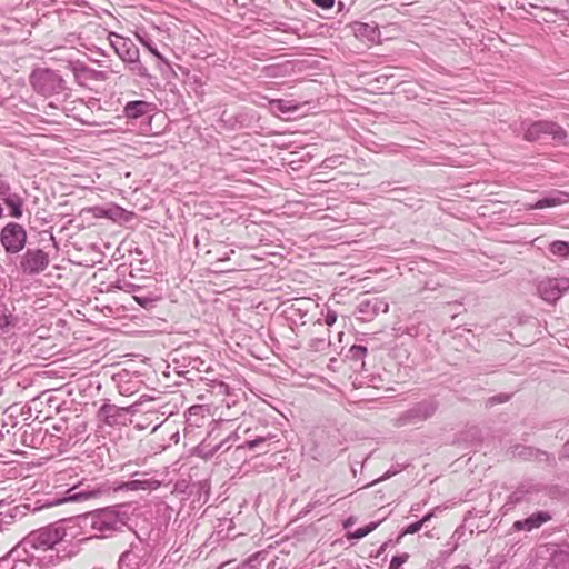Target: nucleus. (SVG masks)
<instances>
[{
  "instance_id": "obj_1",
  "label": "nucleus",
  "mask_w": 569,
  "mask_h": 569,
  "mask_svg": "<svg viewBox=\"0 0 569 569\" xmlns=\"http://www.w3.org/2000/svg\"><path fill=\"white\" fill-rule=\"evenodd\" d=\"M545 136L551 137L556 143H568V132L565 128L553 121L540 120L531 122L527 126L523 132L525 140L531 142L537 141Z\"/></svg>"
},
{
  "instance_id": "obj_2",
  "label": "nucleus",
  "mask_w": 569,
  "mask_h": 569,
  "mask_svg": "<svg viewBox=\"0 0 569 569\" xmlns=\"http://www.w3.org/2000/svg\"><path fill=\"white\" fill-rule=\"evenodd\" d=\"M0 237L6 251L11 253L21 251L27 242L26 229L14 222H10L3 228Z\"/></svg>"
},
{
  "instance_id": "obj_3",
  "label": "nucleus",
  "mask_w": 569,
  "mask_h": 569,
  "mask_svg": "<svg viewBox=\"0 0 569 569\" xmlns=\"http://www.w3.org/2000/svg\"><path fill=\"white\" fill-rule=\"evenodd\" d=\"M49 264V258L42 250H28L21 261L24 273L33 274L43 271Z\"/></svg>"
},
{
  "instance_id": "obj_4",
  "label": "nucleus",
  "mask_w": 569,
  "mask_h": 569,
  "mask_svg": "<svg viewBox=\"0 0 569 569\" xmlns=\"http://www.w3.org/2000/svg\"><path fill=\"white\" fill-rule=\"evenodd\" d=\"M118 523V516L113 510L103 509L92 515V527L98 530H109Z\"/></svg>"
},
{
  "instance_id": "obj_5",
  "label": "nucleus",
  "mask_w": 569,
  "mask_h": 569,
  "mask_svg": "<svg viewBox=\"0 0 569 569\" xmlns=\"http://www.w3.org/2000/svg\"><path fill=\"white\" fill-rule=\"evenodd\" d=\"M548 520H550V516L548 513L538 512L522 521H516L513 527L517 530H531L533 528L540 527L542 523L547 522Z\"/></svg>"
},
{
  "instance_id": "obj_6",
  "label": "nucleus",
  "mask_w": 569,
  "mask_h": 569,
  "mask_svg": "<svg viewBox=\"0 0 569 569\" xmlns=\"http://www.w3.org/2000/svg\"><path fill=\"white\" fill-rule=\"evenodd\" d=\"M3 202L10 209L11 217H13V218L22 217L23 200L18 194H9L8 197L3 198Z\"/></svg>"
},
{
  "instance_id": "obj_7",
  "label": "nucleus",
  "mask_w": 569,
  "mask_h": 569,
  "mask_svg": "<svg viewBox=\"0 0 569 569\" xmlns=\"http://www.w3.org/2000/svg\"><path fill=\"white\" fill-rule=\"evenodd\" d=\"M148 107L149 104L144 101H132L126 106L124 112L128 118L136 119L147 113Z\"/></svg>"
},
{
  "instance_id": "obj_8",
  "label": "nucleus",
  "mask_w": 569,
  "mask_h": 569,
  "mask_svg": "<svg viewBox=\"0 0 569 569\" xmlns=\"http://www.w3.org/2000/svg\"><path fill=\"white\" fill-rule=\"evenodd\" d=\"M567 201H568L567 194L560 192V193H558L555 197H548V198L539 200L533 206V208H536V209H543V208H548V207H556V206L563 204Z\"/></svg>"
},
{
  "instance_id": "obj_9",
  "label": "nucleus",
  "mask_w": 569,
  "mask_h": 569,
  "mask_svg": "<svg viewBox=\"0 0 569 569\" xmlns=\"http://www.w3.org/2000/svg\"><path fill=\"white\" fill-rule=\"evenodd\" d=\"M549 250L553 256L567 258L569 256V242L560 240L553 241L550 244Z\"/></svg>"
},
{
  "instance_id": "obj_10",
  "label": "nucleus",
  "mask_w": 569,
  "mask_h": 569,
  "mask_svg": "<svg viewBox=\"0 0 569 569\" xmlns=\"http://www.w3.org/2000/svg\"><path fill=\"white\" fill-rule=\"evenodd\" d=\"M539 290L546 300L557 299L560 296L559 290L552 287V281L541 283Z\"/></svg>"
},
{
  "instance_id": "obj_11",
  "label": "nucleus",
  "mask_w": 569,
  "mask_h": 569,
  "mask_svg": "<svg viewBox=\"0 0 569 569\" xmlns=\"http://www.w3.org/2000/svg\"><path fill=\"white\" fill-rule=\"evenodd\" d=\"M272 107L282 113L293 112L298 110V106L290 101L276 100L271 102Z\"/></svg>"
},
{
  "instance_id": "obj_12",
  "label": "nucleus",
  "mask_w": 569,
  "mask_h": 569,
  "mask_svg": "<svg viewBox=\"0 0 569 569\" xmlns=\"http://www.w3.org/2000/svg\"><path fill=\"white\" fill-rule=\"evenodd\" d=\"M99 496H100V491L99 490L81 491V492H78V493H74V495L70 496L69 500H71V501L88 500V499H91V498H97Z\"/></svg>"
},
{
  "instance_id": "obj_13",
  "label": "nucleus",
  "mask_w": 569,
  "mask_h": 569,
  "mask_svg": "<svg viewBox=\"0 0 569 569\" xmlns=\"http://www.w3.org/2000/svg\"><path fill=\"white\" fill-rule=\"evenodd\" d=\"M409 559L408 553H402L400 556H395L390 561L389 569H399L403 563H406Z\"/></svg>"
},
{
  "instance_id": "obj_14",
  "label": "nucleus",
  "mask_w": 569,
  "mask_h": 569,
  "mask_svg": "<svg viewBox=\"0 0 569 569\" xmlns=\"http://www.w3.org/2000/svg\"><path fill=\"white\" fill-rule=\"evenodd\" d=\"M421 528H422V522H419V521L413 522L405 529L402 535H413V533L418 532Z\"/></svg>"
},
{
  "instance_id": "obj_15",
  "label": "nucleus",
  "mask_w": 569,
  "mask_h": 569,
  "mask_svg": "<svg viewBox=\"0 0 569 569\" xmlns=\"http://www.w3.org/2000/svg\"><path fill=\"white\" fill-rule=\"evenodd\" d=\"M10 326H12L11 317L7 315L0 316V329L6 330Z\"/></svg>"
},
{
  "instance_id": "obj_16",
  "label": "nucleus",
  "mask_w": 569,
  "mask_h": 569,
  "mask_svg": "<svg viewBox=\"0 0 569 569\" xmlns=\"http://www.w3.org/2000/svg\"><path fill=\"white\" fill-rule=\"evenodd\" d=\"M318 7L322 9H330L333 7L335 0H312Z\"/></svg>"
},
{
  "instance_id": "obj_17",
  "label": "nucleus",
  "mask_w": 569,
  "mask_h": 569,
  "mask_svg": "<svg viewBox=\"0 0 569 569\" xmlns=\"http://www.w3.org/2000/svg\"><path fill=\"white\" fill-rule=\"evenodd\" d=\"M366 537V532H363L362 528H358L356 531L353 532H349L347 535V538L350 540V539H361Z\"/></svg>"
},
{
  "instance_id": "obj_18",
  "label": "nucleus",
  "mask_w": 569,
  "mask_h": 569,
  "mask_svg": "<svg viewBox=\"0 0 569 569\" xmlns=\"http://www.w3.org/2000/svg\"><path fill=\"white\" fill-rule=\"evenodd\" d=\"M10 187L8 183L0 180V196H9Z\"/></svg>"
},
{
  "instance_id": "obj_19",
  "label": "nucleus",
  "mask_w": 569,
  "mask_h": 569,
  "mask_svg": "<svg viewBox=\"0 0 569 569\" xmlns=\"http://www.w3.org/2000/svg\"><path fill=\"white\" fill-rule=\"evenodd\" d=\"M379 522H370L369 525L362 527L363 532H366V536L372 532L377 527Z\"/></svg>"
},
{
  "instance_id": "obj_20",
  "label": "nucleus",
  "mask_w": 569,
  "mask_h": 569,
  "mask_svg": "<svg viewBox=\"0 0 569 569\" xmlns=\"http://www.w3.org/2000/svg\"><path fill=\"white\" fill-rule=\"evenodd\" d=\"M264 439L263 438H258V439H254V440H251V441H248V448L249 449H253L256 448L259 443L263 442Z\"/></svg>"
},
{
  "instance_id": "obj_21",
  "label": "nucleus",
  "mask_w": 569,
  "mask_h": 569,
  "mask_svg": "<svg viewBox=\"0 0 569 569\" xmlns=\"http://www.w3.org/2000/svg\"><path fill=\"white\" fill-rule=\"evenodd\" d=\"M336 321V317L335 316H327L326 317V323L331 326L333 322Z\"/></svg>"
},
{
  "instance_id": "obj_22",
  "label": "nucleus",
  "mask_w": 569,
  "mask_h": 569,
  "mask_svg": "<svg viewBox=\"0 0 569 569\" xmlns=\"http://www.w3.org/2000/svg\"><path fill=\"white\" fill-rule=\"evenodd\" d=\"M432 517V513H427L419 522H422V526L428 522Z\"/></svg>"
},
{
  "instance_id": "obj_23",
  "label": "nucleus",
  "mask_w": 569,
  "mask_h": 569,
  "mask_svg": "<svg viewBox=\"0 0 569 569\" xmlns=\"http://www.w3.org/2000/svg\"><path fill=\"white\" fill-rule=\"evenodd\" d=\"M153 54H156L157 57H160L159 52L152 50Z\"/></svg>"
}]
</instances>
